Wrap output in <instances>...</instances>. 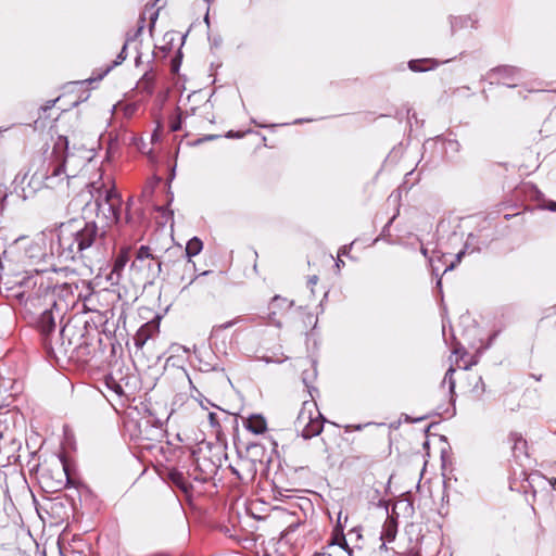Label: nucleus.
I'll list each match as a JSON object with an SVG mask.
<instances>
[{
  "instance_id": "1",
  "label": "nucleus",
  "mask_w": 556,
  "mask_h": 556,
  "mask_svg": "<svg viewBox=\"0 0 556 556\" xmlns=\"http://www.w3.org/2000/svg\"><path fill=\"white\" fill-rule=\"evenodd\" d=\"M68 140L66 137L59 136L52 151L53 159L42 160L33 173L28 187L31 192H37L42 188L61 189L67 187L70 180L78 175V166L85 165L80 160L79 164L75 155L67 153Z\"/></svg>"
},
{
  "instance_id": "2",
  "label": "nucleus",
  "mask_w": 556,
  "mask_h": 556,
  "mask_svg": "<svg viewBox=\"0 0 556 556\" xmlns=\"http://www.w3.org/2000/svg\"><path fill=\"white\" fill-rule=\"evenodd\" d=\"M58 253L65 261H74L90 248L98 238L94 222L71 219L58 228Z\"/></svg>"
},
{
  "instance_id": "3",
  "label": "nucleus",
  "mask_w": 556,
  "mask_h": 556,
  "mask_svg": "<svg viewBox=\"0 0 556 556\" xmlns=\"http://www.w3.org/2000/svg\"><path fill=\"white\" fill-rule=\"evenodd\" d=\"M170 414L165 418L159 417L155 412L147 408L144 415L136 422H129L134 426L131 438L146 450H153L157 443H161L166 434L165 422Z\"/></svg>"
},
{
  "instance_id": "4",
  "label": "nucleus",
  "mask_w": 556,
  "mask_h": 556,
  "mask_svg": "<svg viewBox=\"0 0 556 556\" xmlns=\"http://www.w3.org/2000/svg\"><path fill=\"white\" fill-rule=\"evenodd\" d=\"M303 382L307 388L311 400L303 402L294 421V428L303 439L307 440L321 433L326 419L319 412L317 403L314 400V393H317L318 390L308 384L307 377L305 376H303Z\"/></svg>"
},
{
  "instance_id": "5",
  "label": "nucleus",
  "mask_w": 556,
  "mask_h": 556,
  "mask_svg": "<svg viewBox=\"0 0 556 556\" xmlns=\"http://www.w3.org/2000/svg\"><path fill=\"white\" fill-rule=\"evenodd\" d=\"M161 266V262L152 254L151 249L141 245L129 267L131 279L141 286L152 283L160 275Z\"/></svg>"
},
{
  "instance_id": "6",
  "label": "nucleus",
  "mask_w": 556,
  "mask_h": 556,
  "mask_svg": "<svg viewBox=\"0 0 556 556\" xmlns=\"http://www.w3.org/2000/svg\"><path fill=\"white\" fill-rule=\"evenodd\" d=\"M97 215L102 217L108 226L118 223L121 217L122 198L115 189L104 191V197L99 194L96 199Z\"/></svg>"
},
{
  "instance_id": "7",
  "label": "nucleus",
  "mask_w": 556,
  "mask_h": 556,
  "mask_svg": "<svg viewBox=\"0 0 556 556\" xmlns=\"http://www.w3.org/2000/svg\"><path fill=\"white\" fill-rule=\"evenodd\" d=\"M80 352L81 350H47L46 359L60 369H79L85 364Z\"/></svg>"
},
{
  "instance_id": "8",
  "label": "nucleus",
  "mask_w": 556,
  "mask_h": 556,
  "mask_svg": "<svg viewBox=\"0 0 556 556\" xmlns=\"http://www.w3.org/2000/svg\"><path fill=\"white\" fill-rule=\"evenodd\" d=\"M132 378L134 376L124 372L122 362L115 359L111 365L110 372L104 377V384L109 391L122 397L126 395V389Z\"/></svg>"
},
{
  "instance_id": "9",
  "label": "nucleus",
  "mask_w": 556,
  "mask_h": 556,
  "mask_svg": "<svg viewBox=\"0 0 556 556\" xmlns=\"http://www.w3.org/2000/svg\"><path fill=\"white\" fill-rule=\"evenodd\" d=\"M64 308V306L53 300L51 307L45 309L38 318L37 326L42 337L43 348H52L49 338L55 330V319L63 314Z\"/></svg>"
},
{
  "instance_id": "10",
  "label": "nucleus",
  "mask_w": 556,
  "mask_h": 556,
  "mask_svg": "<svg viewBox=\"0 0 556 556\" xmlns=\"http://www.w3.org/2000/svg\"><path fill=\"white\" fill-rule=\"evenodd\" d=\"M217 471L218 466L210 457L197 456L188 475L194 481L204 483L213 479Z\"/></svg>"
},
{
  "instance_id": "11",
  "label": "nucleus",
  "mask_w": 556,
  "mask_h": 556,
  "mask_svg": "<svg viewBox=\"0 0 556 556\" xmlns=\"http://www.w3.org/2000/svg\"><path fill=\"white\" fill-rule=\"evenodd\" d=\"M482 350H452L450 365L455 369L468 370L479 361Z\"/></svg>"
},
{
  "instance_id": "12",
  "label": "nucleus",
  "mask_w": 556,
  "mask_h": 556,
  "mask_svg": "<svg viewBox=\"0 0 556 556\" xmlns=\"http://www.w3.org/2000/svg\"><path fill=\"white\" fill-rule=\"evenodd\" d=\"M201 371L223 370L224 363L215 350H192Z\"/></svg>"
},
{
  "instance_id": "13",
  "label": "nucleus",
  "mask_w": 556,
  "mask_h": 556,
  "mask_svg": "<svg viewBox=\"0 0 556 556\" xmlns=\"http://www.w3.org/2000/svg\"><path fill=\"white\" fill-rule=\"evenodd\" d=\"M291 306L292 302L288 299L275 295L268 305V320L275 326L280 327L282 317L289 312Z\"/></svg>"
},
{
  "instance_id": "14",
  "label": "nucleus",
  "mask_w": 556,
  "mask_h": 556,
  "mask_svg": "<svg viewBox=\"0 0 556 556\" xmlns=\"http://www.w3.org/2000/svg\"><path fill=\"white\" fill-rule=\"evenodd\" d=\"M229 469L243 483L253 481L257 472L256 463L248 457L238 459Z\"/></svg>"
},
{
  "instance_id": "15",
  "label": "nucleus",
  "mask_w": 556,
  "mask_h": 556,
  "mask_svg": "<svg viewBox=\"0 0 556 556\" xmlns=\"http://www.w3.org/2000/svg\"><path fill=\"white\" fill-rule=\"evenodd\" d=\"M129 357L137 369L151 368L156 366L162 355L155 350H128Z\"/></svg>"
},
{
  "instance_id": "16",
  "label": "nucleus",
  "mask_w": 556,
  "mask_h": 556,
  "mask_svg": "<svg viewBox=\"0 0 556 556\" xmlns=\"http://www.w3.org/2000/svg\"><path fill=\"white\" fill-rule=\"evenodd\" d=\"M130 247H123L115 256L112 269L108 276V280L111 281L113 285L119 282L122 274L130 260Z\"/></svg>"
},
{
  "instance_id": "17",
  "label": "nucleus",
  "mask_w": 556,
  "mask_h": 556,
  "mask_svg": "<svg viewBox=\"0 0 556 556\" xmlns=\"http://www.w3.org/2000/svg\"><path fill=\"white\" fill-rule=\"evenodd\" d=\"M231 326V323H227L225 325L214 327L210 337V345L215 348H218V345H232L235 341L233 333L230 330Z\"/></svg>"
},
{
  "instance_id": "18",
  "label": "nucleus",
  "mask_w": 556,
  "mask_h": 556,
  "mask_svg": "<svg viewBox=\"0 0 556 556\" xmlns=\"http://www.w3.org/2000/svg\"><path fill=\"white\" fill-rule=\"evenodd\" d=\"M333 546H339L344 551H348V542L345 539V535L343 533V528L340 525V522L337 525V527L333 529L332 535L330 541L327 545L323 546L319 552H316L314 556H332L330 549Z\"/></svg>"
},
{
  "instance_id": "19",
  "label": "nucleus",
  "mask_w": 556,
  "mask_h": 556,
  "mask_svg": "<svg viewBox=\"0 0 556 556\" xmlns=\"http://www.w3.org/2000/svg\"><path fill=\"white\" fill-rule=\"evenodd\" d=\"M160 332V320L154 318L142 325L135 336V344L137 348L144 345L149 339L156 337Z\"/></svg>"
},
{
  "instance_id": "20",
  "label": "nucleus",
  "mask_w": 556,
  "mask_h": 556,
  "mask_svg": "<svg viewBox=\"0 0 556 556\" xmlns=\"http://www.w3.org/2000/svg\"><path fill=\"white\" fill-rule=\"evenodd\" d=\"M255 355L253 358L255 361L263 362L266 365L269 364H282L289 359L288 356L283 355V353L278 352V350H255Z\"/></svg>"
},
{
  "instance_id": "21",
  "label": "nucleus",
  "mask_w": 556,
  "mask_h": 556,
  "mask_svg": "<svg viewBox=\"0 0 556 556\" xmlns=\"http://www.w3.org/2000/svg\"><path fill=\"white\" fill-rule=\"evenodd\" d=\"M397 533V523L393 517H388L382 526L380 540L382 544L380 546L381 549H387V543H390L395 540Z\"/></svg>"
},
{
  "instance_id": "22",
  "label": "nucleus",
  "mask_w": 556,
  "mask_h": 556,
  "mask_svg": "<svg viewBox=\"0 0 556 556\" xmlns=\"http://www.w3.org/2000/svg\"><path fill=\"white\" fill-rule=\"evenodd\" d=\"M244 427L254 434H263L267 430V421L262 415H251L244 422Z\"/></svg>"
},
{
  "instance_id": "23",
  "label": "nucleus",
  "mask_w": 556,
  "mask_h": 556,
  "mask_svg": "<svg viewBox=\"0 0 556 556\" xmlns=\"http://www.w3.org/2000/svg\"><path fill=\"white\" fill-rule=\"evenodd\" d=\"M457 369H455V367H453V365H450L448 369L446 370L445 375H444V378L441 382V386L440 388L442 390L445 389V387L447 388L446 389V392H445V396H447L450 399L451 402H455V379H454V372L456 371Z\"/></svg>"
},
{
  "instance_id": "24",
  "label": "nucleus",
  "mask_w": 556,
  "mask_h": 556,
  "mask_svg": "<svg viewBox=\"0 0 556 556\" xmlns=\"http://www.w3.org/2000/svg\"><path fill=\"white\" fill-rule=\"evenodd\" d=\"M518 73V70L513 66L503 65L491 71L490 76H498V80L503 78V84L508 87H514L515 84L507 81L506 79L514 77Z\"/></svg>"
},
{
  "instance_id": "25",
  "label": "nucleus",
  "mask_w": 556,
  "mask_h": 556,
  "mask_svg": "<svg viewBox=\"0 0 556 556\" xmlns=\"http://www.w3.org/2000/svg\"><path fill=\"white\" fill-rule=\"evenodd\" d=\"M168 479L175 486H177L184 493H188L191 489V484L188 478L185 477V475L177 469H173L168 472Z\"/></svg>"
},
{
  "instance_id": "26",
  "label": "nucleus",
  "mask_w": 556,
  "mask_h": 556,
  "mask_svg": "<svg viewBox=\"0 0 556 556\" xmlns=\"http://www.w3.org/2000/svg\"><path fill=\"white\" fill-rule=\"evenodd\" d=\"M509 441L513 442L514 453H526L527 441L518 432H511L509 434Z\"/></svg>"
},
{
  "instance_id": "27",
  "label": "nucleus",
  "mask_w": 556,
  "mask_h": 556,
  "mask_svg": "<svg viewBox=\"0 0 556 556\" xmlns=\"http://www.w3.org/2000/svg\"><path fill=\"white\" fill-rule=\"evenodd\" d=\"M202 250V241L198 238H192L188 241L186 247V253L189 257L195 256Z\"/></svg>"
},
{
  "instance_id": "28",
  "label": "nucleus",
  "mask_w": 556,
  "mask_h": 556,
  "mask_svg": "<svg viewBox=\"0 0 556 556\" xmlns=\"http://www.w3.org/2000/svg\"><path fill=\"white\" fill-rule=\"evenodd\" d=\"M139 87L149 94L154 91V78L149 74H144L139 83Z\"/></svg>"
},
{
  "instance_id": "29",
  "label": "nucleus",
  "mask_w": 556,
  "mask_h": 556,
  "mask_svg": "<svg viewBox=\"0 0 556 556\" xmlns=\"http://www.w3.org/2000/svg\"><path fill=\"white\" fill-rule=\"evenodd\" d=\"M8 197V187L4 184H0V213H2L7 207Z\"/></svg>"
},
{
  "instance_id": "30",
  "label": "nucleus",
  "mask_w": 556,
  "mask_h": 556,
  "mask_svg": "<svg viewBox=\"0 0 556 556\" xmlns=\"http://www.w3.org/2000/svg\"><path fill=\"white\" fill-rule=\"evenodd\" d=\"M169 129L172 131H178L181 129V116L179 114H177L170 118Z\"/></svg>"
},
{
  "instance_id": "31",
  "label": "nucleus",
  "mask_w": 556,
  "mask_h": 556,
  "mask_svg": "<svg viewBox=\"0 0 556 556\" xmlns=\"http://www.w3.org/2000/svg\"><path fill=\"white\" fill-rule=\"evenodd\" d=\"M207 418H208V422L212 426V428H214V429H219L220 428V422H219V418H218L217 413L210 412L207 414Z\"/></svg>"
},
{
  "instance_id": "32",
  "label": "nucleus",
  "mask_w": 556,
  "mask_h": 556,
  "mask_svg": "<svg viewBox=\"0 0 556 556\" xmlns=\"http://www.w3.org/2000/svg\"><path fill=\"white\" fill-rule=\"evenodd\" d=\"M126 50H127V43L125 42L123 48H122V51L118 53L116 60L114 61V65H118V64H121L122 62L125 61V59L127 56Z\"/></svg>"
},
{
  "instance_id": "33",
  "label": "nucleus",
  "mask_w": 556,
  "mask_h": 556,
  "mask_svg": "<svg viewBox=\"0 0 556 556\" xmlns=\"http://www.w3.org/2000/svg\"><path fill=\"white\" fill-rule=\"evenodd\" d=\"M136 109H137L136 104H127L125 106V115L131 116L135 113Z\"/></svg>"
},
{
  "instance_id": "34",
  "label": "nucleus",
  "mask_w": 556,
  "mask_h": 556,
  "mask_svg": "<svg viewBox=\"0 0 556 556\" xmlns=\"http://www.w3.org/2000/svg\"><path fill=\"white\" fill-rule=\"evenodd\" d=\"M418 64H419V61H410L409 68L414 72L424 71V68H421Z\"/></svg>"
},
{
  "instance_id": "35",
  "label": "nucleus",
  "mask_w": 556,
  "mask_h": 556,
  "mask_svg": "<svg viewBox=\"0 0 556 556\" xmlns=\"http://www.w3.org/2000/svg\"><path fill=\"white\" fill-rule=\"evenodd\" d=\"M350 534H355L356 538L361 539L362 538V534H361V529H357V528H354L350 531Z\"/></svg>"
},
{
  "instance_id": "36",
  "label": "nucleus",
  "mask_w": 556,
  "mask_h": 556,
  "mask_svg": "<svg viewBox=\"0 0 556 556\" xmlns=\"http://www.w3.org/2000/svg\"><path fill=\"white\" fill-rule=\"evenodd\" d=\"M547 208L549 211L556 212V202H549Z\"/></svg>"
},
{
  "instance_id": "37",
  "label": "nucleus",
  "mask_w": 556,
  "mask_h": 556,
  "mask_svg": "<svg viewBox=\"0 0 556 556\" xmlns=\"http://www.w3.org/2000/svg\"><path fill=\"white\" fill-rule=\"evenodd\" d=\"M348 250H349L348 247L344 245L343 248L340 249L338 256L340 257L341 255L346 254Z\"/></svg>"
},
{
  "instance_id": "38",
  "label": "nucleus",
  "mask_w": 556,
  "mask_h": 556,
  "mask_svg": "<svg viewBox=\"0 0 556 556\" xmlns=\"http://www.w3.org/2000/svg\"><path fill=\"white\" fill-rule=\"evenodd\" d=\"M299 523H292L288 527V532H292L298 528Z\"/></svg>"
},
{
  "instance_id": "39",
  "label": "nucleus",
  "mask_w": 556,
  "mask_h": 556,
  "mask_svg": "<svg viewBox=\"0 0 556 556\" xmlns=\"http://www.w3.org/2000/svg\"><path fill=\"white\" fill-rule=\"evenodd\" d=\"M192 267H193V265H191V264L187 263V264L185 265V270H191V269H192Z\"/></svg>"
},
{
  "instance_id": "40",
  "label": "nucleus",
  "mask_w": 556,
  "mask_h": 556,
  "mask_svg": "<svg viewBox=\"0 0 556 556\" xmlns=\"http://www.w3.org/2000/svg\"><path fill=\"white\" fill-rule=\"evenodd\" d=\"M349 556H353V549L348 545V551H345Z\"/></svg>"
},
{
  "instance_id": "41",
  "label": "nucleus",
  "mask_w": 556,
  "mask_h": 556,
  "mask_svg": "<svg viewBox=\"0 0 556 556\" xmlns=\"http://www.w3.org/2000/svg\"><path fill=\"white\" fill-rule=\"evenodd\" d=\"M341 264L343 265L344 263H343V261H341V258L338 256V261H337L336 265H337L338 267H340V265H341Z\"/></svg>"
},
{
  "instance_id": "42",
  "label": "nucleus",
  "mask_w": 556,
  "mask_h": 556,
  "mask_svg": "<svg viewBox=\"0 0 556 556\" xmlns=\"http://www.w3.org/2000/svg\"><path fill=\"white\" fill-rule=\"evenodd\" d=\"M316 281H317V277H316V276H314V277H312V278L309 279V282H311V283H316Z\"/></svg>"
},
{
  "instance_id": "43",
  "label": "nucleus",
  "mask_w": 556,
  "mask_h": 556,
  "mask_svg": "<svg viewBox=\"0 0 556 556\" xmlns=\"http://www.w3.org/2000/svg\"><path fill=\"white\" fill-rule=\"evenodd\" d=\"M532 377H533L535 380H538V381H539V380H541V376H534V375H533Z\"/></svg>"
},
{
  "instance_id": "44",
  "label": "nucleus",
  "mask_w": 556,
  "mask_h": 556,
  "mask_svg": "<svg viewBox=\"0 0 556 556\" xmlns=\"http://www.w3.org/2000/svg\"><path fill=\"white\" fill-rule=\"evenodd\" d=\"M202 408L207 409L206 403H201Z\"/></svg>"
},
{
  "instance_id": "45",
  "label": "nucleus",
  "mask_w": 556,
  "mask_h": 556,
  "mask_svg": "<svg viewBox=\"0 0 556 556\" xmlns=\"http://www.w3.org/2000/svg\"><path fill=\"white\" fill-rule=\"evenodd\" d=\"M202 408L207 409L206 403H201Z\"/></svg>"
},
{
  "instance_id": "46",
  "label": "nucleus",
  "mask_w": 556,
  "mask_h": 556,
  "mask_svg": "<svg viewBox=\"0 0 556 556\" xmlns=\"http://www.w3.org/2000/svg\"><path fill=\"white\" fill-rule=\"evenodd\" d=\"M202 408L207 409L206 403H201Z\"/></svg>"
},
{
  "instance_id": "47",
  "label": "nucleus",
  "mask_w": 556,
  "mask_h": 556,
  "mask_svg": "<svg viewBox=\"0 0 556 556\" xmlns=\"http://www.w3.org/2000/svg\"><path fill=\"white\" fill-rule=\"evenodd\" d=\"M202 408L207 409L206 403H201Z\"/></svg>"
},
{
  "instance_id": "48",
  "label": "nucleus",
  "mask_w": 556,
  "mask_h": 556,
  "mask_svg": "<svg viewBox=\"0 0 556 556\" xmlns=\"http://www.w3.org/2000/svg\"><path fill=\"white\" fill-rule=\"evenodd\" d=\"M421 252L425 256H427V250L426 249H421Z\"/></svg>"
},
{
  "instance_id": "49",
  "label": "nucleus",
  "mask_w": 556,
  "mask_h": 556,
  "mask_svg": "<svg viewBox=\"0 0 556 556\" xmlns=\"http://www.w3.org/2000/svg\"><path fill=\"white\" fill-rule=\"evenodd\" d=\"M177 66H178V63H174L173 64V68L176 71L177 70Z\"/></svg>"
},
{
  "instance_id": "50",
  "label": "nucleus",
  "mask_w": 556,
  "mask_h": 556,
  "mask_svg": "<svg viewBox=\"0 0 556 556\" xmlns=\"http://www.w3.org/2000/svg\"><path fill=\"white\" fill-rule=\"evenodd\" d=\"M177 66H178V63H174L173 64V68L176 71L177 70Z\"/></svg>"
},
{
  "instance_id": "51",
  "label": "nucleus",
  "mask_w": 556,
  "mask_h": 556,
  "mask_svg": "<svg viewBox=\"0 0 556 556\" xmlns=\"http://www.w3.org/2000/svg\"><path fill=\"white\" fill-rule=\"evenodd\" d=\"M130 202H131V198L128 199L127 206L130 205Z\"/></svg>"
},
{
  "instance_id": "52",
  "label": "nucleus",
  "mask_w": 556,
  "mask_h": 556,
  "mask_svg": "<svg viewBox=\"0 0 556 556\" xmlns=\"http://www.w3.org/2000/svg\"><path fill=\"white\" fill-rule=\"evenodd\" d=\"M115 351H116L115 349L111 350L113 356L115 355Z\"/></svg>"
},
{
  "instance_id": "53",
  "label": "nucleus",
  "mask_w": 556,
  "mask_h": 556,
  "mask_svg": "<svg viewBox=\"0 0 556 556\" xmlns=\"http://www.w3.org/2000/svg\"><path fill=\"white\" fill-rule=\"evenodd\" d=\"M552 485H553V488L555 489L556 480H554V482H552Z\"/></svg>"
}]
</instances>
